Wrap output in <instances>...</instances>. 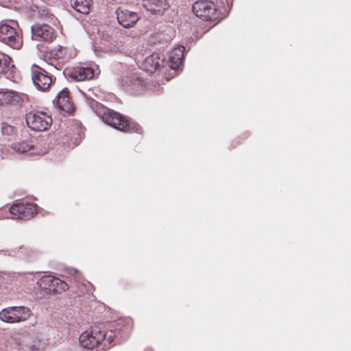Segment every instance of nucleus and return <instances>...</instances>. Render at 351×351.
Instances as JSON below:
<instances>
[{
    "mask_svg": "<svg viewBox=\"0 0 351 351\" xmlns=\"http://www.w3.org/2000/svg\"><path fill=\"white\" fill-rule=\"evenodd\" d=\"M101 119L104 123L118 130L128 132H141V128L138 123L114 110L105 109L102 113Z\"/></svg>",
    "mask_w": 351,
    "mask_h": 351,
    "instance_id": "f257e3e1",
    "label": "nucleus"
},
{
    "mask_svg": "<svg viewBox=\"0 0 351 351\" xmlns=\"http://www.w3.org/2000/svg\"><path fill=\"white\" fill-rule=\"evenodd\" d=\"M0 40L13 49L21 48L23 45L22 34L16 21L0 22Z\"/></svg>",
    "mask_w": 351,
    "mask_h": 351,
    "instance_id": "f03ea898",
    "label": "nucleus"
},
{
    "mask_svg": "<svg viewBox=\"0 0 351 351\" xmlns=\"http://www.w3.org/2000/svg\"><path fill=\"white\" fill-rule=\"evenodd\" d=\"M193 14L202 21L217 23L219 21V11L213 1L199 0L192 5Z\"/></svg>",
    "mask_w": 351,
    "mask_h": 351,
    "instance_id": "7ed1b4c3",
    "label": "nucleus"
},
{
    "mask_svg": "<svg viewBox=\"0 0 351 351\" xmlns=\"http://www.w3.org/2000/svg\"><path fill=\"white\" fill-rule=\"evenodd\" d=\"M31 315V310L23 306H9L0 311V319L8 324L25 322Z\"/></svg>",
    "mask_w": 351,
    "mask_h": 351,
    "instance_id": "20e7f679",
    "label": "nucleus"
},
{
    "mask_svg": "<svg viewBox=\"0 0 351 351\" xmlns=\"http://www.w3.org/2000/svg\"><path fill=\"white\" fill-rule=\"evenodd\" d=\"M27 126L35 131H45L52 123V119L46 112H30L26 115Z\"/></svg>",
    "mask_w": 351,
    "mask_h": 351,
    "instance_id": "39448f33",
    "label": "nucleus"
},
{
    "mask_svg": "<svg viewBox=\"0 0 351 351\" xmlns=\"http://www.w3.org/2000/svg\"><path fill=\"white\" fill-rule=\"evenodd\" d=\"M39 287L47 293L60 294L69 289L63 280L53 276H45L37 281Z\"/></svg>",
    "mask_w": 351,
    "mask_h": 351,
    "instance_id": "423d86ee",
    "label": "nucleus"
},
{
    "mask_svg": "<svg viewBox=\"0 0 351 351\" xmlns=\"http://www.w3.org/2000/svg\"><path fill=\"white\" fill-rule=\"evenodd\" d=\"M105 337L104 331L99 330L97 328H93L80 335L79 342L83 348L92 350L98 346L104 340Z\"/></svg>",
    "mask_w": 351,
    "mask_h": 351,
    "instance_id": "0eeeda50",
    "label": "nucleus"
},
{
    "mask_svg": "<svg viewBox=\"0 0 351 351\" xmlns=\"http://www.w3.org/2000/svg\"><path fill=\"white\" fill-rule=\"evenodd\" d=\"M31 73L32 82L37 88H50L55 84L56 77L36 64L32 66Z\"/></svg>",
    "mask_w": 351,
    "mask_h": 351,
    "instance_id": "6e6552de",
    "label": "nucleus"
},
{
    "mask_svg": "<svg viewBox=\"0 0 351 351\" xmlns=\"http://www.w3.org/2000/svg\"><path fill=\"white\" fill-rule=\"evenodd\" d=\"M32 32L34 39L38 41L52 42L56 37L55 29L47 24H35Z\"/></svg>",
    "mask_w": 351,
    "mask_h": 351,
    "instance_id": "1a4fd4ad",
    "label": "nucleus"
},
{
    "mask_svg": "<svg viewBox=\"0 0 351 351\" xmlns=\"http://www.w3.org/2000/svg\"><path fill=\"white\" fill-rule=\"evenodd\" d=\"M64 74L74 81L82 82L93 79L94 77V70L88 66H75L71 69H66Z\"/></svg>",
    "mask_w": 351,
    "mask_h": 351,
    "instance_id": "9d476101",
    "label": "nucleus"
},
{
    "mask_svg": "<svg viewBox=\"0 0 351 351\" xmlns=\"http://www.w3.org/2000/svg\"><path fill=\"white\" fill-rule=\"evenodd\" d=\"M116 14L119 23L125 28L134 26L139 19L138 13L126 9L118 8Z\"/></svg>",
    "mask_w": 351,
    "mask_h": 351,
    "instance_id": "9b49d317",
    "label": "nucleus"
},
{
    "mask_svg": "<svg viewBox=\"0 0 351 351\" xmlns=\"http://www.w3.org/2000/svg\"><path fill=\"white\" fill-rule=\"evenodd\" d=\"M14 342L19 349L25 351H38L39 341L30 335L15 337Z\"/></svg>",
    "mask_w": 351,
    "mask_h": 351,
    "instance_id": "f8f14e48",
    "label": "nucleus"
},
{
    "mask_svg": "<svg viewBox=\"0 0 351 351\" xmlns=\"http://www.w3.org/2000/svg\"><path fill=\"white\" fill-rule=\"evenodd\" d=\"M143 6L155 14H162L169 8L167 0H143Z\"/></svg>",
    "mask_w": 351,
    "mask_h": 351,
    "instance_id": "ddd939ff",
    "label": "nucleus"
},
{
    "mask_svg": "<svg viewBox=\"0 0 351 351\" xmlns=\"http://www.w3.org/2000/svg\"><path fill=\"white\" fill-rule=\"evenodd\" d=\"M184 50L183 45H179L172 50L169 58V64L171 69H178L182 64Z\"/></svg>",
    "mask_w": 351,
    "mask_h": 351,
    "instance_id": "4468645a",
    "label": "nucleus"
},
{
    "mask_svg": "<svg viewBox=\"0 0 351 351\" xmlns=\"http://www.w3.org/2000/svg\"><path fill=\"white\" fill-rule=\"evenodd\" d=\"M164 60L161 59L158 53H153L147 56L142 64L144 71L152 73L160 68Z\"/></svg>",
    "mask_w": 351,
    "mask_h": 351,
    "instance_id": "2eb2a0df",
    "label": "nucleus"
},
{
    "mask_svg": "<svg viewBox=\"0 0 351 351\" xmlns=\"http://www.w3.org/2000/svg\"><path fill=\"white\" fill-rule=\"evenodd\" d=\"M56 104L60 110L64 112L71 113L74 110L73 104L69 96V92L65 89H62L56 97Z\"/></svg>",
    "mask_w": 351,
    "mask_h": 351,
    "instance_id": "dca6fc26",
    "label": "nucleus"
},
{
    "mask_svg": "<svg viewBox=\"0 0 351 351\" xmlns=\"http://www.w3.org/2000/svg\"><path fill=\"white\" fill-rule=\"evenodd\" d=\"M23 96L12 90L0 91V105L17 104L23 99Z\"/></svg>",
    "mask_w": 351,
    "mask_h": 351,
    "instance_id": "f3484780",
    "label": "nucleus"
},
{
    "mask_svg": "<svg viewBox=\"0 0 351 351\" xmlns=\"http://www.w3.org/2000/svg\"><path fill=\"white\" fill-rule=\"evenodd\" d=\"M11 148L19 154L27 153L29 156H32L36 154L34 145L32 143L24 141L13 143L11 145Z\"/></svg>",
    "mask_w": 351,
    "mask_h": 351,
    "instance_id": "a211bd4d",
    "label": "nucleus"
},
{
    "mask_svg": "<svg viewBox=\"0 0 351 351\" xmlns=\"http://www.w3.org/2000/svg\"><path fill=\"white\" fill-rule=\"evenodd\" d=\"M5 255H8L20 258H28L32 254V251L23 245L13 247L9 250H3Z\"/></svg>",
    "mask_w": 351,
    "mask_h": 351,
    "instance_id": "6ab92c4d",
    "label": "nucleus"
},
{
    "mask_svg": "<svg viewBox=\"0 0 351 351\" xmlns=\"http://www.w3.org/2000/svg\"><path fill=\"white\" fill-rule=\"evenodd\" d=\"M92 0H71V6L78 12L87 14L89 13Z\"/></svg>",
    "mask_w": 351,
    "mask_h": 351,
    "instance_id": "aec40b11",
    "label": "nucleus"
},
{
    "mask_svg": "<svg viewBox=\"0 0 351 351\" xmlns=\"http://www.w3.org/2000/svg\"><path fill=\"white\" fill-rule=\"evenodd\" d=\"M25 204L23 203H16L10 208V213L12 215L11 218L12 219H21L22 217L25 214Z\"/></svg>",
    "mask_w": 351,
    "mask_h": 351,
    "instance_id": "412c9836",
    "label": "nucleus"
},
{
    "mask_svg": "<svg viewBox=\"0 0 351 351\" xmlns=\"http://www.w3.org/2000/svg\"><path fill=\"white\" fill-rule=\"evenodd\" d=\"M36 213V206L34 204H25V214L22 217V220L30 219Z\"/></svg>",
    "mask_w": 351,
    "mask_h": 351,
    "instance_id": "4be33fe9",
    "label": "nucleus"
},
{
    "mask_svg": "<svg viewBox=\"0 0 351 351\" xmlns=\"http://www.w3.org/2000/svg\"><path fill=\"white\" fill-rule=\"evenodd\" d=\"M9 63V58L5 54L0 53V80H5L3 77V73L8 66Z\"/></svg>",
    "mask_w": 351,
    "mask_h": 351,
    "instance_id": "5701e85b",
    "label": "nucleus"
},
{
    "mask_svg": "<svg viewBox=\"0 0 351 351\" xmlns=\"http://www.w3.org/2000/svg\"><path fill=\"white\" fill-rule=\"evenodd\" d=\"M129 81L130 83L128 85L134 88L145 86L146 85L145 80L136 76L131 77Z\"/></svg>",
    "mask_w": 351,
    "mask_h": 351,
    "instance_id": "b1692460",
    "label": "nucleus"
},
{
    "mask_svg": "<svg viewBox=\"0 0 351 351\" xmlns=\"http://www.w3.org/2000/svg\"><path fill=\"white\" fill-rule=\"evenodd\" d=\"M67 49L62 46H59L57 48L53 49V53L56 59H62L66 54Z\"/></svg>",
    "mask_w": 351,
    "mask_h": 351,
    "instance_id": "393cba45",
    "label": "nucleus"
},
{
    "mask_svg": "<svg viewBox=\"0 0 351 351\" xmlns=\"http://www.w3.org/2000/svg\"><path fill=\"white\" fill-rule=\"evenodd\" d=\"M1 132L3 134L5 135H12L15 132L14 127L8 125L7 123H3L1 125Z\"/></svg>",
    "mask_w": 351,
    "mask_h": 351,
    "instance_id": "a878e982",
    "label": "nucleus"
},
{
    "mask_svg": "<svg viewBox=\"0 0 351 351\" xmlns=\"http://www.w3.org/2000/svg\"><path fill=\"white\" fill-rule=\"evenodd\" d=\"M76 129L77 131V135L80 136V133L82 132V128L80 127H79L77 124H76Z\"/></svg>",
    "mask_w": 351,
    "mask_h": 351,
    "instance_id": "bb28decb",
    "label": "nucleus"
},
{
    "mask_svg": "<svg viewBox=\"0 0 351 351\" xmlns=\"http://www.w3.org/2000/svg\"><path fill=\"white\" fill-rule=\"evenodd\" d=\"M108 340L110 342L112 341V339L111 336H108Z\"/></svg>",
    "mask_w": 351,
    "mask_h": 351,
    "instance_id": "cd10ccee",
    "label": "nucleus"
}]
</instances>
